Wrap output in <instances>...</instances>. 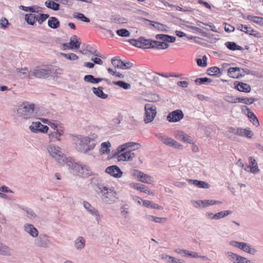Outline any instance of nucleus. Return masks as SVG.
<instances>
[{"mask_svg": "<svg viewBox=\"0 0 263 263\" xmlns=\"http://www.w3.org/2000/svg\"><path fill=\"white\" fill-rule=\"evenodd\" d=\"M240 247L241 250L252 255H255L257 252L256 249L252 248L251 245L246 242H242Z\"/></svg>", "mask_w": 263, "mask_h": 263, "instance_id": "nucleus-21", "label": "nucleus"}, {"mask_svg": "<svg viewBox=\"0 0 263 263\" xmlns=\"http://www.w3.org/2000/svg\"><path fill=\"white\" fill-rule=\"evenodd\" d=\"M20 208L27 213L26 216L28 218L30 219H34L36 217V214L32 209L24 206H21Z\"/></svg>", "mask_w": 263, "mask_h": 263, "instance_id": "nucleus-32", "label": "nucleus"}, {"mask_svg": "<svg viewBox=\"0 0 263 263\" xmlns=\"http://www.w3.org/2000/svg\"><path fill=\"white\" fill-rule=\"evenodd\" d=\"M63 134L64 131L63 129L51 132L48 135L49 141L51 142L61 141L60 137L63 135Z\"/></svg>", "mask_w": 263, "mask_h": 263, "instance_id": "nucleus-17", "label": "nucleus"}, {"mask_svg": "<svg viewBox=\"0 0 263 263\" xmlns=\"http://www.w3.org/2000/svg\"><path fill=\"white\" fill-rule=\"evenodd\" d=\"M226 47L231 50H241L243 48L241 46L237 45L235 42H227L225 43Z\"/></svg>", "mask_w": 263, "mask_h": 263, "instance_id": "nucleus-40", "label": "nucleus"}, {"mask_svg": "<svg viewBox=\"0 0 263 263\" xmlns=\"http://www.w3.org/2000/svg\"><path fill=\"white\" fill-rule=\"evenodd\" d=\"M131 175L139 178L143 175V172L137 170H133L131 171Z\"/></svg>", "mask_w": 263, "mask_h": 263, "instance_id": "nucleus-63", "label": "nucleus"}, {"mask_svg": "<svg viewBox=\"0 0 263 263\" xmlns=\"http://www.w3.org/2000/svg\"><path fill=\"white\" fill-rule=\"evenodd\" d=\"M47 150L50 156L57 163L64 164V162L67 158L65 157L60 147L53 144H50L47 146Z\"/></svg>", "mask_w": 263, "mask_h": 263, "instance_id": "nucleus-4", "label": "nucleus"}, {"mask_svg": "<svg viewBox=\"0 0 263 263\" xmlns=\"http://www.w3.org/2000/svg\"><path fill=\"white\" fill-rule=\"evenodd\" d=\"M37 17V15L35 14H26L25 15V20L30 25H33L35 22Z\"/></svg>", "mask_w": 263, "mask_h": 263, "instance_id": "nucleus-38", "label": "nucleus"}, {"mask_svg": "<svg viewBox=\"0 0 263 263\" xmlns=\"http://www.w3.org/2000/svg\"><path fill=\"white\" fill-rule=\"evenodd\" d=\"M196 83H199V84H203L205 83H210L212 82V80L208 78H197L195 81Z\"/></svg>", "mask_w": 263, "mask_h": 263, "instance_id": "nucleus-55", "label": "nucleus"}, {"mask_svg": "<svg viewBox=\"0 0 263 263\" xmlns=\"http://www.w3.org/2000/svg\"><path fill=\"white\" fill-rule=\"evenodd\" d=\"M96 192L102 202L105 204H112L118 199L117 193L112 188L103 184H97Z\"/></svg>", "mask_w": 263, "mask_h": 263, "instance_id": "nucleus-1", "label": "nucleus"}, {"mask_svg": "<svg viewBox=\"0 0 263 263\" xmlns=\"http://www.w3.org/2000/svg\"><path fill=\"white\" fill-rule=\"evenodd\" d=\"M232 213L230 210L222 211L215 214V219H220L224 218Z\"/></svg>", "mask_w": 263, "mask_h": 263, "instance_id": "nucleus-46", "label": "nucleus"}, {"mask_svg": "<svg viewBox=\"0 0 263 263\" xmlns=\"http://www.w3.org/2000/svg\"><path fill=\"white\" fill-rule=\"evenodd\" d=\"M35 105L28 102H24L17 108V115L24 119H29L34 116Z\"/></svg>", "mask_w": 263, "mask_h": 263, "instance_id": "nucleus-2", "label": "nucleus"}, {"mask_svg": "<svg viewBox=\"0 0 263 263\" xmlns=\"http://www.w3.org/2000/svg\"><path fill=\"white\" fill-rule=\"evenodd\" d=\"M208 73L210 76H218L220 73V71L219 68L214 66L208 70Z\"/></svg>", "mask_w": 263, "mask_h": 263, "instance_id": "nucleus-47", "label": "nucleus"}, {"mask_svg": "<svg viewBox=\"0 0 263 263\" xmlns=\"http://www.w3.org/2000/svg\"><path fill=\"white\" fill-rule=\"evenodd\" d=\"M117 34L122 37H128L130 35V32L126 29L117 30Z\"/></svg>", "mask_w": 263, "mask_h": 263, "instance_id": "nucleus-51", "label": "nucleus"}, {"mask_svg": "<svg viewBox=\"0 0 263 263\" xmlns=\"http://www.w3.org/2000/svg\"><path fill=\"white\" fill-rule=\"evenodd\" d=\"M69 44L70 45H73L74 48L78 49L80 47L81 42L78 40L77 36L76 35H73L70 39Z\"/></svg>", "mask_w": 263, "mask_h": 263, "instance_id": "nucleus-43", "label": "nucleus"}, {"mask_svg": "<svg viewBox=\"0 0 263 263\" xmlns=\"http://www.w3.org/2000/svg\"><path fill=\"white\" fill-rule=\"evenodd\" d=\"M227 258L233 263H242L245 257L235 254L230 251L226 253Z\"/></svg>", "mask_w": 263, "mask_h": 263, "instance_id": "nucleus-14", "label": "nucleus"}, {"mask_svg": "<svg viewBox=\"0 0 263 263\" xmlns=\"http://www.w3.org/2000/svg\"><path fill=\"white\" fill-rule=\"evenodd\" d=\"M237 135L240 136H245L248 138H251L252 136V133L251 130L242 128H238Z\"/></svg>", "mask_w": 263, "mask_h": 263, "instance_id": "nucleus-37", "label": "nucleus"}, {"mask_svg": "<svg viewBox=\"0 0 263 263\" xmlns=\"http://www.w3.org/2000/svg\"><path fill=\"white\" fill-rule=\"evenodd\" d=\"M143 206L151 209H162V206L155 203L154 202L149 201V200H143Z\"/></svg>", "mask_w": 263, "mask_h": 263, "instance_id": "nucleus-35", "label": "nucleus"}, {"mask_svg": "<svg viewBox=\"0 0 263 263\" xmlns=\"http://www.w3.org/2000/svg\"><path fill=\"white\" fill-rule=\"evenodd\" d=\"M145 114L143 121L145 124L152 122L155 119L156 114V107L152 104H146L144 107Z\"/></svg>", "mask_w": 263, "mask_h": 263, "instance_id": "nucleus-6", "label": "nucleus"}, {"mask_svg": "<svg viewBox=\"0 0 263 263\" xmlns=\"http://www.w3.org/2000/svg\"><path fill=\"white\" fill-rule=\"evenodd\" d=\"M96 144L90 138L87 137H82L79 139L78 143L77 144V149L78 151L87 153L89 151L94 148Z\"/></svg>", "mask_w": 263, "mask_h": 263, "instance_id": "nucleus-5", "label": "nucleus"}, {"mask_svg": "<svg viewBox=\"0 0 263 263\" xmlns=\"http://www.w3.org/2000/svg\"><path fill=\"white\" fill-rule=\"evenodd\" d=\"M45 5L47 8L54 11H57L59 10L60 8V5L53 1H46Z\"/></svg>", "mask_w": 263, "mask_h": 263, "instance_id": "nucleus-41", "label": "nucleus"}, {"mask_svg": "<svg viewBox=\"0 0 263 263\" xmlns=\"http://www.w3.org/2000/svg\"><path fill=\"white\" fill-rule=\"evenodd\" d=\"M111 146V143L109 142H103L101 144L100 153L102 154H108L110 153L109 147Z\"/></svg>", "mask_w": 263, "mask_h": 263, "instance_id": "nucleus-39", "label": "nucleus"}, {"mask_svg": "<svg viewBox=\"0 0 263 263\" xmlns=\"http://www.w3.org/2000/svg\"><path fill=\"white\" fill-rule=\"evenodd\" d=\"M91 174V171L89 166L85 165H82L79 175L83 177H87L90 176Z\"/></svg>", "mask_w": 263, "mask_h": 263, "instance_id": "nucleus-31", "label": "nucleus"}, {"mask_svg": "<svg viewBox=\"0 0 263 263\" xmlns=\"http://www.w3.org/2000/svg\"><path fill=\"white\" fill-rule=\"evenodd\" d=\"M131 187L139 190L142 192L149 195H154V194L151 191H149L147 187L144 184L138 183H132L130 184Z\"/></svg>", "mask_w": 263, "mask_h": 263, "instance_id": "nucleus-20", "label": "nucleus"}, {"mask_svg": "<svg viewBox=\"0 0 263 263\" xmlns=\"http://www.w3.org/2000/svg\"><path fill=\"white\" fill-rule=\"evenodd\" d=\"M155 135L160 140L163 144L168 146L178 149H181L183 147L180 143L167 136L163 135L161 134H156Z\"/></svg>", "mask_w": 263, "mask_h": 263, "instance_id": "nucleus-8", "label": "nucleus"}, {"mask_svg": "<svg viewBox=\"0 0 263 263\" xmlns=\"http://www.w3.org/2000/svg\"><path fill=\"white\" fill-rule=\"evenodd\" d=\"M47 124L50 126V127L53 130V131L57 130V129H62V127H59V125L57 123H53L51 121L49 122Z\"/></svg>", "mask_w": 263, "mask_h": 263, "instance_id": "nucleus-60", "label": "nucleus"}, {"mask_svg": "<svg viewBox=\"0 0 263 263\" xmlns=\"http://www.w3.org/2000/svg\"><path fill=\"white\" fill-rule=\"evenodd\" d=\"M61 54L66 58L67 59L71 61H74L78 60L79 57L74 53H61Z\"/></svg>", "mask_w": 263, "mask_h": 263, "instance_id": "nucleus-49", "label": "nucleus"}, {"mask_svg": "<svg viewBox=\"0 0 263 263\" xmlns=\"http://www.w3.org/2000/svg\"><path fill=\"white\" fill-rule=\"evenodd\" d=\"M42 124L37 122H33L31 125L29 126V129L31 132L34 133H37L40 132V129L41 128Z\"/></svg>", "mask_w": 263, "mask_h": 263, "instance_id": "nucleus-36", "label": "nucleus"}, {"mask_svg": "<svg viewBox=\"0 0 263 263\" xmlns=\"http://www.w3.org/2000/svg\"><path fill=\"white\" fill-rule=\"evenodd\" d=\"M84 80L86 82L92 83V84H97L99 83L100 82L105 80L108 82V83H110V81H108L107 79H103V78H95L92 75L88 74L86 75L84 77Z\"/></svg>", "mask_w": 263, "mask_h": 263, "instance_id": "nucleus-22", "label": "nucleus"}, {"mask_svg": "<svg viewBox=\"0 0 263 263\" xmlns=\"http://www.w3.org/2000/svg\"><path fill=\"white\" fill-rule=\"evenodd\" d=\"M189 183L201 189H209L210 187V184L204 181H200L198 180H193L191 179H187L186 180Z\"/></svg>", "mask_w": 263, "mask_h": 263, "instance_id": "nucleus-18", "label": "nucleus"}, {"mask_svg": "<svg viewBox=\"0 0 263 263\" xmlns=\"http://www.w3.org/2000/svg\"><path fill=\"white\" fill-rule=\"evenodd\" d=\"M49 17V14H40V15H37V17L36 20L39 22L40 24H41L43 22H44L47 18Z\"/></svg>", "mask_w": 263, "mask_h": 263, "instance_id": "nucleus-54", "label": "nucleus"}, {"mask_svg": "<svg viewBox=\"0 0 263 263\" xmlns=\"http://www.w3.org/2000/svg\"><path fill=\"white\" fill-rule=\"evenodd\" d=\"M86 50L87 51H88L89 53L95 55V56L102 58L101 54L97 51V50L94 49H91V47L89 46H87L86 47Z\"/></svg>", "mask_w": 263, "mask_h": 263, "instance_id": "nucleus-56", "label": "nucleus"}, {"mask_svg": "<svg viewBox=\"0 0 263 263\" xmlns=\"http://www.w3.org/2000/svg\"><path fill=\"white\" fill-rule=\"evenodd\" d=\"M151 48L160 49V42L152 40Z\"/></svg>", "mask_w": 263, "mask_h": 263, "instance_id": "nucleus-62", "label": "nucleus"}, {"mask_svg": "<svg viewBox=\"0 0 263 263\" xmlns=\"http://www.w3.org/2000/svg\"><path fill=\"white\" fill-rule=\"evenodd\" d=\"M112 83L117 86H119L121 88H122L124 89H129L131 88V85L130 84L126 83L124 81H114Z\"/></svg>", "mask_w": 263, "mask_h": 263, "instance_id": "nucleus-42", "label": "nucleus"}, {"mask_svg": "<svg viewBox=\"0 0 263 263\" xmlns=\"http://www.w3.org/2000/svg\"><path fill=\"white\" fill-rule=\"evenodd\" d=\"M118 160L120 161H131L135 157V154L130 151H126L123 153H118L117 152Z\"/></svg>", "mask_w": 263, "mask_h": 263, "instance_id": "nucleus-19", "label": "nucleus"}, {"mask_svg": "<svg viewBox=\"0 0 263 263\" xmlns=\"http://www.w3.org/2000/svg\"><path fill=\"white\" fill-rule=\"evenodd\" d=\"M248 116L250 119L251 122H252L254 125L256 127L259 126V123L258 120L253 112L249 111L248 114Z\"/></svg>", "mask_w": 263, "mask_h": 263, "instance_id": "nucleus-44", "label": "nucleus"}, {"mask_svg": "<svg viewBox=\"0 0 263 263\" xmlns=\"http://www.w3.org/2000/svg\"><path fill=\"white\" fill-rule=\"evenodd\" d=\"M174 136L177 139L181 140L186 143H191L193 142L192 138L182 131L175 132Z\"/></svg>", "mask_w": 263, "mask_h": 263, "instance_id": "nucleus-16", "label": "nucleus"}, {"mask_svg": "<svg viewBox=\"0 0 263 263\" xmlns=\"http://www.w3.org/2000/svg\"><path fill=\"white\" fill-rule=\"evenodd\" d=\"M9 25L8 21L5 17H3L1 20L0 26L2 28H6Z\"/></svg>", "mask_w": 263, "mask_h": 263, "instance_id": "nucleus-59", "label": "nucleus"}, {"mask_svg": "<svg viewBox=\"0 0 263 263\" xmlns=\"http://www.w3.org/2000/svg\"><path fill=\"white\" fill-rule=\"evenodd\" d=\"M249 161L250 165L245 167L244 170L246 171H250L253 174H256L259 172L257 163L255 159L252 157H249Z\"/></svg>", "mask_w": 263, "mask_h": 263, "instance_id": "nucleus-12", "label": "nucleus"}, {"mask_svg": "<svg viewBox=\"0 0 263 263\" xmlns=\"http://www.w3.org/2000/svg\"><path fill=\"white\" fill-rule=\"evenodd\" d=\"M135 145L138 146L139 147H140V146L139 143L130 142L120 145L117 148V150L118 151V153H121V152H123L124 151H125L127 148L133 147Z\"/></svg>", "mask_w": 263, "mask_h": 263, "instance_id": "nucleus-25", "label": "nucleus"}, {"mask_svg": "<svg viewBox=\"0 0 263 263\" xmlns=\"http://www.w3.org/2000/svg\"><path fill=\"white\" fill-rule=\"evenodd\" d=\"M103 88L102 87H98V88L92 87V90L93 93L98 97L105 99L108 97V95L103 91Z\"/></svg>", "mask_w": 263, "mask_h": 263, "instance_id": "nucleus-26", "label": "nucleus"}, {"mask_svg": "<svg viewBox=\"0 0 263 263\" xmlns=\"http://www.w3.org/2000/svg\"><path fill=\"white\" fill-rule=\"evenodd\" d=\"M122 61L117 57H115L111 59V64L115 67L121 68L122 67Z\"/></svg>", "mask_w": 263, "mask_h": 263, "instance_id": "nucleus-50", "label": "nucleus"}, {"mask_svg": "<svg viewBox=\"0 0 263 263\" xmlns=\"http://www.w3.org/2000/svg\"><path fill=\"white\" fill-rule=\"evenodd\" d=\"M196 203L199 204V206L202 205V208H205L209 205H212L216 204H220L221 202L218 200H198L196 201Z\"/></svg>", "mask_w": 263, "mask_h": 263, "instance_id": "nucleus-23", "label": "nucleus"}, {"mask_svg": "<svg viewBox=\"0 0 263 263\" xmlns=\"http://www.w3.org/2000/svg\"><path fill=\"white\" fill-rule=\"evenodd\" d=\"M141 46L140 48L150 49L152 45V40L146 39L144 37H140Z\"/></svg>", "mask_w": 263, "mask_h": 263, "instance_id": "nucleus-33", "label": "nucleus"}, {"mask_svg": "<svg viewBox=\"0 0 263 263\" xmlns=\"http://www.w3.org/2000/svg\"><path fill=\"white\" fill-rule=\"evenodd\" d=\"M34 245L38 248L48 249L51 246V241L48 236L44 234H41L35 237Z\"/></svg>", "mask_w": 263, "mask_h": 263, "instance_id": "nucleus-7", "label": "nucleus"}, {"mask_svg": "<svg viewBox=\"0 0 263 263\" xmlns=\"http://www.w3.org/2000/svg\"><path fill=\"white\" fill-rule=\"evenodd\" d=\"M240 69L241 68L239 67H231L228 70V74L231 78H239V73L236 72L240 71Z\"/></svg>", "mask_w": 263, "mask_h": 263, "instance_id": "nucleus-34", "label": "nucleus"}, {"mask_svg": "<svg viewBox=\"0 0 263 263\" xmlns=\"http://www.w3.org/2000/svg\"><path fill=\"white\" fill-rule=\"evenodd\" d=\"M141 176V177L139 178V181L147 184H152L154 182V179L152 176L145 174L143 172V175Z\"/></svg>", "mask_w": 263, "mask_h": 263, "instance_id": "nucleus-29", "label": "nucleus"}, {"mask_svg": "<svg viewBox=\"0 0 263 263\" xmlns=\"http://www.w3.org/2000/svg\"><path fill=\"white\" fill-rule=\"evenodd\" d=\"M236 100H238V102L246 104H252L254 101V99L252 98H237Z\"/></svg>", "mask_w": 263, "mask_h": 263, "instance_id": "nucleus-48", "label": "nucleus"}, {"mask_svg": "<svg viewBox=\"0 0 263 263\" xmlns=\"http://www.w3.org/2000/svg\"><path fill=\"white\" fill-rule=\"evenodd\" d=\"M73 16L74 18H77L84 22L89 23L90 22L89 18L86 17L83 14L81 13L75 12L73 13Z\"/></svg>", "mask_w": 263, "mask_h": 263, "instance_id": "nucleus-45", "label": "nucleus"}, {"mask_svg": "<svg viewBox=\"0 0 263 263\" xmlns=\"http://www.w3.org/2000/svg\"><path fill=\"white\" fill-rule=\"evenodd\" d=\"M84 208L92 215L95 216L96 220L99 222L100 220V214L98 210L92 206L87 201L83 202Z\"/></svg>", "mask_w": 263, "mask_h": 263, "instance_id": "nucleus-13", "label": "nucleus"}, {"mask_svg": "<svg viewBox=\"0 0 263 263\" xmlns=\"http://www.w3.org/2000/svg\"><path fill=\"white\" fill-rule=\"evenodd\" d=\"M188 250H185V249H181L179 248L176 249L174 250V252L176 253L177 254L180 255L181 256H185L186 255Z\"/></svg>", "mask_w": 263, "mask_h": 263, "instance_id": "nucleus-58", "label": "nucleus"}, {"mask_svg": "<svg viewBox=\"0 0 263 263\" xmlns=\"http://www.w3.org/2000/svg\"><path fill=\"white\" fill-rule=\"evenodd\" d=\"M129 42L133 46H135L138 48H140V46H141L140 37L138 40L130 39L129 40Z\"/></svg>", "mask_w": 263, "mask_h": 263, "instance_id": "nucleus-57", "label": "nucleus"}, {"mask_svg": "<svg viewBox=\"0 0 263 263\" xmlns=\"http://www.w3.org/2000/svg\"><path fill=\"white\" fill-rule=\"evenodd\" d=\"M48 25L53 29H57L60 26V22L55 17H50L48 21Z\"/></svg>", "mask_w": 263, "mask_h": 263, "instance_id": "nucleus-30", "label": "nucleus"}, {"mask_svg": "<svg viewBox=\"0 0 263 263\" xmlns=\"http://www.w3.org/2000/svg\"><path fill=\"white\" fill-rule=\"evenodd\" d=\"M235 88L239 91H242L245 92H249L251 90V87L247 83L242 82H238Z\"/></svg>", "mask_w": 263, "mask_h": 263, "instance_id": "nucleus-27", "label": "nucleus"}, {"mask_svg": "<svg viewBox=\"0 0 263 263\" xmlns=\"http://www.w3.org/2000/svg\"><path fill=\"white\" fill-rule=\"evenodd\" d=\"M105 172L115 178H120L123 174L120 168L117 165H112L107 167L106 168Z\"/></svg>", "mask_w": 263, "mask_h": 263, "instance_id": "nucleus-11", "label": "nucleus"}, {"mask_svg": "<svg viewBox=\"0 0 263 263\" xmlns=\"http://www.w3.org/2000/svg\"><path fill=\"white\" fill-rule=\"evenodd\" d=\"M184 115L182 110L177 109L174 110L167 116V120L170 122H176L183 119Z\"/></svg>", "mask_w": 263, "mask_h": 263, "instance_id": "nucleus-10", "label": "nucleus"}, {"mask_svg": "<svg viewBox=\"0 0 263 263\" xmlns=\"http://www.w3.org/2000/svg\"><path fill=\"white\" fill-rule=\"evenodd\" d=\"M153 80L158 85H161L163 84V79L158 76H154Z\"/></svg>", "mask_w": 263, "mask_h": 263, "instance_id": "nucleus-64", "label": "nucleus"}, {"mask_svg": "<svg viewBox=\"0 0 263 263\" xmlns=\"http://www.w3.org/2000/svg\"><path fill=\"white\" fill-rule=\"evenodd\" d=\"M133 64L129 62H124L122 61V67H121V69H127L130 68L133 66Z\"/></svg>", "mask_w": 263, "mask_h": 263, "instance_id": "nucleus-61", "label": "nucleus"}, {"mask_svg": "<svg viewBox=\"0 0 263 263\" xmlns=\"http://www.w3.org/2000/svg\"><path fill=\"white\" fill-rule=\"evenodd\" d=\"M52 67L51 65H41L35 67L28 73V77L33 76L39 79H45L52 73Z\"/></svg>", "mask_w": 263, "mask_h": 263, "instance_id": "nucleus-3", "label": "nucleus"}, {"mask_svg": "<svg viewBox=\"0 0 263 263\" xmlns=\"http://www.w3.org/2000/svg\"><path fill=\"white\" fill-rule=\"evenodd\" d=\"M148 218L149 220L153 221L157 223H162L166 220V218H165L157 217L152 215L148 216Z\"/></svg>", "mask_w": 263, "mask_h": 263, "instance_id": "nucleus-52", "label": "nucleus"}, {"mask_svg": "<svg viewBox=\"0 0 263 263\" xmlns=\"http://www.w3.org/2000/svg\"><path fill=\"white\" fill-rule=\"evenodd\" d=\"M206 60H207V58L205 55L203 56L202 59H198L197 60V65L200 67H205L207 65Z\"/></svg>", "mask_w": 263, "mask_h": 263, "instance_id": "nucleus-53", "label": "nucleus"}, {"mask_svg": "<svg viewBox=\"0 0 263 263\" xmlns=\"http://www.w3.org/2000/svg\"><path fill=\"white\" fill-rule=\"evenodd\" d=\"M74 247L78 250H81L85 247V240L82 237H78L74 241Z\"/></svg>", "mask_w": 263, "mask_h": 263, "instance_id": "nucleus-24", "label": "nucleus"}, {"mask_svg": "<svg viewBox=\"0 0 263 263\" xmlns=\"http://www.w3.org/2000/svg\"><path fill=\"white\" fill-rule=\"evenodd\" d=\"M23 228L26 233L33 238L36 237L39 235L38 230L32 224L25 223Z\"/></svg>", "mask_w": 263, "mask_h": 263, "instance_id": "nucleus-15", "label": "nucleus"}, {"mask_svg": "<svg viewBox=\"0 0 263 263\" xmlns=\"http://www.w3.org/2000/svg\"><path fill=\"white\" fill-rule=\"evenodd\" d=\"M12 252L10 248L0 242V254L5 256H10Z\"/></svg>", "mask_w": 263, "mask_h": 263, "instance_id": "nucleus-28", "label": "nucleus"}, {"mask_svg": "<svg viewBox=\"0 0 263 263\" xmlns=\"http://www.w3.org/2000/svg\"><path fill=\"white\" fill-rule=\"evenodd\" d=\"M64 164L68 167L70 173L73 175H79L80 170L81 169L82 165H80L77 163L74 162L71 159L67 158L66 159Z\"/></svg>", "mask_w": 263, "mask_h": 263, "instance_id": "nucleus-9", "label": "nucleus"}]
</instances>
